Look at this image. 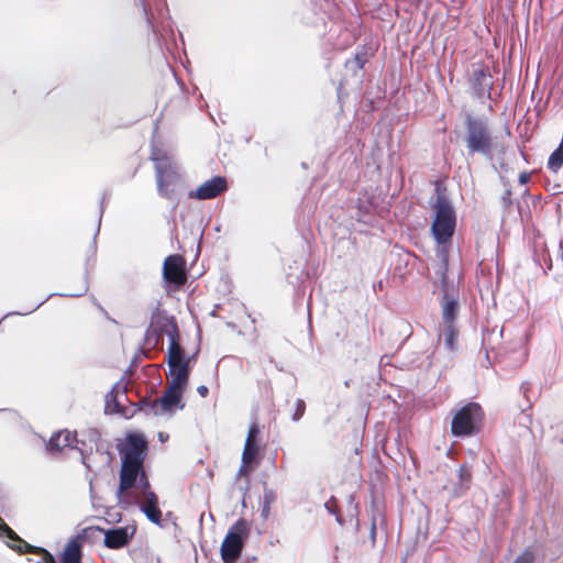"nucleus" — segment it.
I'll use <instances>...</instances> for the list:
<instances>
[{"instance_id": "nucleus-1", "label": "nucleus", "mask_w": 563, "mask_h": 563, "mask_svg": "<svg viewBox=\"0 0 563 563\" xmlns=\"http://www.w3.org/2000/svg\"><path fill=\"white\" fill-rule=\"evenodd\" d=\"M146 450L147 442L141 433H130L121 445L120 494L132 487L143 490L142 479L147 481L143 470Z\"/></svg>"}, {"instance_id": "nucleus-2", "label": "nucleus", "mask_w": 563, "mask_h": 563, "mask_svg": "<svg viewBox=\"0 0 563 563\" xmlns=\"http://www.w3.org/2000/svg\"><path fill=\"white\" fill-rule=\"evenodd\" d=\"M455 224L456 217L453 207L444 199V197L439 196L434 205L431 232L443 262H446V253L452 242Z\"/></svg>"}, {"instance_id": "nucleus-3", "label": "nucleus", "mask_w": 563, "mask_h": 563, "mask_svg": "<svg viewBox=\"0 0 563 563\" xmlns=\"http://www.w3.org/2000/svg\"><path fill=\"white\" fill-rule=\"evenodd\" d=\"M465 143L470 154L479 153L493 158L504 152L503 144L492 135L486 123L472 118L466 120Z\"/></svg>"}, {"instance_id": "nucleus-4", "label": "nucleus", "mask_w": 563, "mask_h": 563, "mask_svg": "<svg viewBox=\"0 0 563 563\" xmlns=\"http://www.w3.org/2000/svg\"><path fill=\"white\" fill-rule=\"evenodd\" d=\"M249 525L245 520L240 519L229 529L222 544L221 556L224 563H235L240 556L244 540L249 536Z\"/></svg>"}, {"instance_id": "nucleus-5", "label": "nucleus", "mask_w": 563, "mask_h": 563, "mask_svg": "<svg viewBox=\"0 0 563 563\" xmlns=\"http://www.w3.org/2000/svg\"><path fill=\"white\" fill-rule=\"evenodd\" d=\"M481 407L476 404H468L454 416L452 432L457 437L471 435L477 430L481 420Z\"/></svg>"}, {"instance_id": "nucleus-6", "label": "nucleus", "mask_w": 563, "mask_h": 563, "mask_svg": "<svg viewBox=\"0 0 563 563\" xmlns=\"http://www.w3.org/2000/svg\"><path fill=\"white\" fill-rule=\"evenodd\" d=\"M258 434L260 429L256 423H253L249 428L247 437L242 453V464L239 468L238 475L246 476L254 467L258 454Z\"/></svg>"}, {"instance_id": "nucleus-7", "label": "nucleus", "mask_w": 563, "mask_h": 563, "mask_svg": "<svg viewBox=\"0 0 563 563\" xmlns=\"http://www.w3.org/2000/svg\"><path fill=\"white\" fill-rule=\"evenodd\" d=\"M153 159L156 162L158 191L163 196L169 197L174 192L178 174L167 158H158L153 154Z\"/></svg>"}, {"instance_id": "nucleus-8", "label": "nucleus", "mask_w": 563, "mask_h": 563, "mask_svg": "<svg viewBox=\"0 0 563 563\" xmlns=\"http://www.w3.org/2000/svg\"><path fill=\"white\" fill-rule=\"evenodd\" d=\"M163 276L167 283L181 286L187 280L186 261L180 255H169L163 265Z\"/></svg>"}, {"instance_id": "nucleus-9", "label": "nucleus", "mask_w": 563, "mask_h": 563, "mask_svg": "<svg viewBox=\"0 0 563 563\" xmlns=\"http://www.w3.org/2000/svg\"><path fill=\"white\" fill-rule=\"evenodd\" d=\"M143 490L139 492L137 504L146 517L154 523L161 521L162 512L158 508V498L150 489L148 481L142 479Z\"/></svg>"}, {"instance_id": "nucleus-10", "label": "nucleus", "mask_w": 563, "mask_h": 563, "mask_svg": "<svg viewBox=\"0 0 563 563\" xmlns=\"http://www.w3.org/2000/svg\"><path fill=\"white\" fill-rule=\"evenodd\" d=\"M184 394L166 388L164 395L152 404V411L155 416H172L183 409L181 398Z\"/></svg>"}, {"instance_id": "nucleus-11", "label": "nucleus", "mask_w": 563, "mask_h": 563, "mask_svg": "<svg viewBox=\"0 0 563 563\" xmlns=\"http://www.w3.org/2000/svg\"><path fill=\"white\" fill-rule=\"evenodd\" d=\"M184 394L166 388L164 395L152 404V411L155 416H172L183 409L181 398Z\"/></svg>"}, {"instance_id": "nucleus-12", "label": "nucleus", "mask_w": 563, "mask_h": 563, "mask_svg": "<svg viewBox=\"0 0 563 563\" xmlns=\"http://www.w3.org/2000/svg\"><path fill=\"white\" fill-rule=\"evenodd\" d=\"M190 374L189 364H179L169 366V375H168V389H173L180 394L187 388L188 379Z\"/></svg>"}, {"instance_id": "nucleus-13", "label": "nucleus", "mask_w": 563, "mask_h": 563, "mask_svg": "<svg viewBox=\"0 0 563 563\" xmlns=\"http://www.w3.org/2000/svg\"><path fill=\"white\" fill-rule=\"evenodd\" d=\"M227 181L222 177H214L200 185L195 192H190V197L205 200L211 199L225 190Z\"/></svg>"}, {"instance_id": "nucleus-14", "label": "nucleus", "mask_w": 563, "mask_h": 563, "mask_svg": "<svg viewBox=\"0 0 563 563\" xmlns=\"http://www.w3.org/2000/svg\"><path fill=\"white\" fill-rule=\"evenodd\" d=\"M134 532L135 529L132 527L108 530L104 533V544L112 549L122 548L129 543Z\"/></svg>"}, {"instance_id": "nucleus-15", "label": "nucleus", "mask_w": 563, "mask_h": 563, "mask_svg": "<svg viewBox=\"0 0 563 563\" xmlns=\"http://www.w3.org/2000/svg\"><path fill=\"white\" fill-rule=\"evenodd\" d=\"M76 443V437L70 431H60L56 434H54L49 442H48V449L49 450H56L60 451L65 448H71Z\"/></svg>"}, {"instance_id": "nucleus-16", "label": "nucleus", "mask_w": 563, "mask_h": 563, "mask_svg": "<svg viewBox=\"0 0 563 563\" xmlns=\"http://www.w3.org/2000/svg\"><path fill=\"white\" fill-rule=\"evenodd\" d=\"M179 364H189V361L184 357L180 345L175 340H172L168 347V365L173 366Z\"/></svg>"}, {"instance_id": "nucleus-17", "label": "nucleus", "mask_w": 563, "mask_h": 563, "mask_svg": "<svg viewBox=\"0 0 563 563\" xmlns=\"http://www.w3.org/2000/svg\"><path fill=\"white\" fill-rule=\"evenodd\" d=\"M62 563H80V547L78 542L70 541L67 543Z\"/></svg>"}, {"instance_id": "nucleus-18", "label": "nucleus", "mask_w": 563, "mask_h": 563, "mask_svg": "<svg viewBox=\"0 0 563 563\" xmlns=\"http://www.w3.org/2000/svg\"><path fill=\"white\" fill-rule=\"evenodd\" d=\"M457 312V302L454 298L445 296L443 301V320L444 323H452Z\"/></svg>"}, {"instance_id": "nucleus-19", "label": "nucleus", "mask_w": 563, "mask_h": 563, "mask_svg": "<svg viewBox=\"0 0 563 563\" xmlns=\"http://www.w3.org/2000/svg\"><path fill=\"white\" fill-rule=\"evenodd\" d=\"M443 335L446 346L449 349H453L457 336V331L455 330L452 323H445Z\"/></svg>"}, {"instance_id": "nucleus-20", "label": "nucleus", "mask_w": 563, "mask_h": 563, "mask_svg": "<svg viewBox=\"0 0 563 563\" xmlns=\"http://www.w3.org/2000/svg\"><path fill=\"white\" fill-rule=\"evenodd\" d=\"M473 79L482 88L489 85L488 75L483 68H477L473 71Z\"/></svg>"}, {"instance_id": "nucleus-21", "label": "nucleus", "mask_w": 563, "mask_h": 563, "mask_svg": "<svg viewBox=\"0 0 563 563\" xmlns=\"http://www.w3.org/2000/svg\"><path fill=\"white\" fill-rule=\"evenodd\" d=\"M533 554L531 552H525L522 553L515 563H533Z\"/></svg>"}, {"instance_id": "nucleus-22", "label": "nucleus", "mask_w": 563, "mask_h": 563, "mask_svg": "<svg viewBox=\"0 0 563 563\" xmlns=\"http://www.w3.org/2000/svg\"><path fill=\"white\" fill-rule=\"evenodd\" d=\"M161 318V313L159 311H155L153 314H152V319H151V323H150V329L153 330V331H157L158 328H157V320Z\"/></svg>"}, {"instance_id": "nucleus-23", "label": "nucleus", "mask_w": 563, "mask_h": 563, "mask_svg": "<svg viewBox=\"0 0 563 563\" xmlns=\"http://www.w3.org/2000/svg\"><path fill=\"white\" fill-rule=\"evenodd\" d=\"M197 391L198 394L201 396V397H207L208 393H209V389L207 386L205 385H200L198 388H197Z\"/></svg>"}, {"instance_id": "nucleus-24", "label": "nucleus", "mask_w": 563, "mask_h": 563, "mask_svg": "<svg viewBox=\"0 0 563 563\" xmlns=\"http://www.w3.org/2000/svg\"><path fill=\"white\" fill-rule=\"evenodd\" d=\"M460 477H461L462 481L468 482L471 476H470V473L466 470L461 468Z\"/></svg>"}, {"instance_id": "nucleus-25", "label": "nucleus", "mask_w": 563, "mask_h": 563, "mask_svg": "<svg viewBox=\"0 0 563 563\" xmlns=\"http://www.w3.org/2000/svg\"><path fill=\"white\" fill-rule=\"evenodd\" d=\"M0 532L12 533V531L9 529V527H7V525L3 522L1 517H0Z\"/></svg>"}, {"instance_id": "nucleus-26", "label": "nucleus", "mask_w": 563, "mask_h": 563, "mask_svg": "<svg viewBox=\"0 0 563 563\" xmlns=\"http://www.w3.org/2000/svg\"><path fill=\"white\" fill-rule=\"evenodd\" d=\"M158 438H159V440H161L162 442H164V441H166V440H167L168 435H165L164 433H162V432H161V433L158 434Z\"/></svg>"}, {"instance_id": "nucleus-27", "label": "nucleus", "mask_w": 563, "mask_h": 563, "mask_svg": "<svg viewBox=\"0 0 563 563\" xmlns=\"http://www.w3.org/2000/svg\"><path fill=\"white\" fill-rule=\"evenodd\" d=\"M45 563H55V562H54L53 558H52V556H49V558L46 560V562H45Z\"/></svg>"}, {"instance_id": "nucleus-28", "label": "nucleus", "mask_w": 563, "mask_h": 563, "mask_svg": "<svg viewBox=\"0 0 563 563\" xmlns=\"http://www.w3.org/2000/svg\"><path fill=\"white\" fill-rule=\"evenodd\" d=\"M267 514H268V508H266V507H265V508L263 509V515H264V516H267Z\"/></svg>"}, {"instance_id": "nucleus-29", "label": "nucleus", "mask_w": 563, "mask_h": 563, "mask_svg": "<svg viewBox=\"0 0 563 563\" xmlns=\"http://www.w3.org/2000/svg\"><path fill=\"white\" fill-rule=\"evenodd\" d=\"M10 537L13 538V540H16V537H13V532L12 533H8Z\"/></svg>"}]
</instances>
